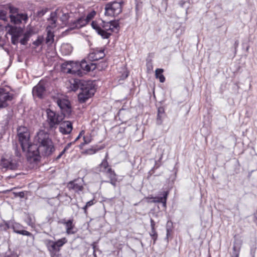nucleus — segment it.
Segmentation results:
<instances>
[{
	"label": "nucleus",
	"mask_w": 257,
	"mask_h": 257,
	"mask_svg": "<svg viewBox=\"0 0 257 257\" xmlns=\"http://www.w3.org/2000/svg\"><path fill=\"white\" fill-rule=\"evenodd\" d=\"M71 85L72 89L74 91L78 89L81 90L78 95V101L80 103L85 102L94 95L96 91L95 85L90 80L75 78Z\"/></svg>",
	"instance_id": "obj_1"
},
{
	"label": "nucleus",
	"mask_w": 257,
	"mask_h": 257,
	"mask_svg": "<svg viewBox=\"0 0 257 257\" xmlns=\"http://www.w3.org/2000/svg\"><path fill=\"white\" fill-rule=\"evenodd\" d=\"M37 137L41 155L44 157L51 156L55 151V148L49 133L40 130L37 133Z\"/></svg>",
	"instance_id": "obj_2"
},
{
	"label": "nucleus",
	"mask_w": 257,
	"mask_h": 257,
	"mask_svg": "<svg viewBox=\"0 0 257 257\" xmlns=\"http://www.w3.org/2000/svg\"><path fill=\"white\" fill-rule=\"evenodd\" d=\"M45 112L46 120L43 124V127L49 132L55 131L65 117L61 114L50 108H46Z\"/></svg>",
	"instance_id": "obj_3"
},
{
	"label": "nucleus",
	"mask_w": 257,
	"mask_h": 257,
	"mask_svg": "<svg viewBox=\"0 0 257 257\" xmlns=\"http://www.w3.org/2000/svg\"><path fill=\"white\" fill-rule=\"evenodd\" d=\"M123 4L124 2L122 0L107 3L105 5V15L113 17H117L122 12Z\"/></svg>",
	"instance_id": "obj_4"
},
{
	"label": "nucleus",
	"mask_w": 257,
	"mask_h": 257,
	"mask_svg": "<svg viewBox=\"0 0 257 257\" xmlns=\"http://www.w3.org/2000/svg\"><path fill=\"white\" fill-rule=\"evenodd\" d=\"M67 242L65 237L59 239L56 241H53L51 239H47L45 241V244L50 252L51 255H56L61 248Z\"/></svg>",
	"instance_id": "obj_5"
},
{
	"label": "nucleus",
	"mask_w": 257,
	"mask_h": 257,
	"mask_svg": "<svg viewBox=\"0 0 257 257\" xmlns=\"http://www.w3.org/2000/svg\"><path fill=\"white\" fill-rule=\"evenodd\" d=\"M19 141L23 152L26 151V147L30 143V133L27 127L21 126L17 128Z\"/></svg>",
	"instance_id": "obj_6"
},
{
	"label": "nucleus",
	"mask_w": 257,
	"mask_h": 257,
	"mask_svg": "<svg viewBox=\"0 0 257 257\" xmlns=\"http://www.w3.org/2000/svg\"><path fill=\"white\" fill-rule=\"evenodd\" d=\"M26 151H27V157L28 158L33 159L34 162L40 161L41 154L39 145L30 143L26 147Z\"/></svg>",
	"instance_id": "obj_7"
},
{
	"label": "nucleus",
	"mask_w": 257,
	"mask_h": 257,
	"mask_svg": "<svg viewBox=\"0 0 257 257\" xmlns=\"http://www.w3.org/2000/svg\"><path fill=\"white\" fill-rule=\"evenodd\" d=\"M57 104L61 110V114L64 117H69L72 113V109L71 102L67 99L58 98Z\"/></svg>",
	"instance_id": "obj_8"
},
{
	"label": "nucleus",
	"mask_w": 257,
	"mask_h": 257,
	"mask_svg": "<svg viewBox=\"0 0 257 257\" xmlns=\"http://www.w3.org/2000/svg\"><path fill=\"white\" fill-rule=\"evenodd\" d=\"M73 65H75V69L80 70L82 73V75H78L79 76H82L87 72H89L91 70L93 71L96 68L95 63L91 62L88 63L85 59L82 60L80 62H74Z\"/></svg>",
	"instance_id": "obj_9"
},
{
	"label": "nucleus",
	"mask_w": 257,
	"mask_h": 257,
	"mask_svg": "<svg viewBox=\"0 0 257 257\" xmlns=\"http://www.w3.org/2000/svg\"><path fill=\"white\" fill-rule=\"evenodd\" d=\"M14 94L3 87H0V109L6 108L9 106L8 102L13 99Z\"/></svg>",
	"instance_id": "obj_10"
},
{
	"label": "nucleus",
	"mask_w": 257,
	"mask_h": 257,
	"mask_svg": "<svg viewBox=\"0 0 257 257\" xmlns=\"http://www.w3.org/2000/svg\"><path fill=\"white\" fill-rule=\"evenodd\" d=\"M46 82L43 80H40L32 89V94L34 97H37L39 99L44 97L46 91Z\"/></svg>",
	"instance_id": "obj_11"
},
{
	"label": "nucleus",
	"mask_w": 257,
	"mask_h": 257,
	"mask_svg": "<svg viewBox=\"0 0 257 257\" xmlns=\"http://www.w3.org/2000/svg\"><path fill=\"white\" fill-rule=\"evenodd\" d=\"M11 227L10 228L13 229V231L17 234H21L23 235H26L29 236L32 238V239H34L35 237L34 235L27 230H25L24 229L26 227L23 226L20 223L16 222L15 220H12L11 222Z\"/></svg>",
	"instance_id": "obj_12"
},
{
	"label": "nucleus",
	"mask_w": 257,
	"mask_h": 257,
	"mask_svg": "<svg viewBox=\"0 0 257 257\" xmlns=\"http://www.w3.org/2000/svg\"><path fill=\"white\" fill-rule=\"evenodd\" d=\"M19 165L17 161L10 157L8 159L2 157L0 162V166L2 169L6 170H16L18 169Z\"/></svg>",
	"instance_id": "obj_13"
},
{
	"label": "nucleus",
	"mask_w": 257,
	"mask_h": 257,
	"mask_svg": "<svg viewBox=\"0 0 257 257\" xmlns=\"http://www.w3.org/2000/svg\"><path fill=\"white\" fill-rule=\"evenodd\" d=\"M73 61H66L61 65V71L64 73L72 74L76 75H82L80 70L75 69Z\"/></svg>",
	"instance_id": "obj_14"
},
{
	"label": "nucleus",
	"mask_w": 257,
	"mask_h": 257,
	"mask_svg": "<svg viewBox=\"0 0 257 257\" xmlns=\"http://www.w3.org/2000/svg\"><path fill=\"white\" fill-rule=\"evenodd\" d=\"M9 18L11 23L17 25H20L24 22L26 24L29 20V17L26 13H19L16 16L10 15Z\"/></svg>",
	"instance_id": "obj_15"
},
{
	"label": "nucleus",
	"mask_w": 257,
	"mask_h": 257,
	"mask_svg": "<svg viewBox=\"0 0 257 257\" xmlns=\"http://www.w3.org/2000/svg\"><path fill=\"white\" fill-rule=\"evenodd\" d=\"M105 56L104 49L96 48L93 49V52L89 54L88 59L91 61H95L103 58Z\"/></svg>",
	"instance_id": "obj_16"
},
{
	"label": "nucleus",
	"mask_w": 257,
	"mask_h": 257,
	"mask_svg": "<svg viewBox=\"0 0 257 257\" xmlns=\"http://www.w3.org/2000/svg\"><path fill=\"white\" fill-rule=\"evenodd\" d=\"M234 239L231 257H239L243 241L240 238H238L236 235L234 236Z\"/></svg>",
	"instance_id": "obj_17"
},
{
	"label": "nucleus",
	"mask_w": 257,
	"mask_h": 257,
	"mask_svg": "<svg viewBox=\"0 0 257 257\" xmlns=\"http://www.w3.org/2000/svg\"><path fill=\"white\" fill-rule=\"evenodd\" d=\"M82 181V180H80L79 179L71 181L68 183L67 187L69 190H73L75 192L78 193L83 189Z\"/></svg>",
	"instance_id": "obj_18"
},
{
	"label": "nucleus",
	"mask_w": 257,
	"mask_h": 257,
	"mask_svg": "<svg viewBox=\"0 0 257 257\" xmlns=\"http://www.w3.org/2000/svg\"><path fill=\"white\" fill-rule=\"evenodd\" d=\"M91 27L94 29L97 33L101 36L102 39H108L111 35V33L103 31V29L98 25L96 22L92 21L91 24Z\"/></svg>",
	"instance_id": "obj_19"
},
{
	"label": "nucleus",
	"mask_w": 257,
	"mask_h": 257,
	"mask_svg": "<svg viewBox=\"0 0 257 257\" xmlns=\"http://www.w3.org/2000/svg\"><path fill=\"white\" fill-rule=\"evenodd\" d=\"M73 130L72 122L70 121H64L59 127V132L63 135H68Z\"/></svg>",
	"instance_id": "obj_20"
},
{
	"label": "nucleus",
	"mask_w": 257,
	"mask_h": 257,
	"mask_svg": "<svg viewBox=\"0 0 257 257\" xmlns=\"http://www.w3.org/2000/svg\"><path fill=\"white\" fill-rule=\"evenodd\" d=\"M169 195L168 191H164L161 194V196L152 197L153 200L151 201L153 203H161L164 208H166L167 200Z\"/></svg>",
	"instance_id": "obj_21"
},
{
	"label": "nucleus",
	"mask_w": 257,
	"mask_h": 257,
	"mask_svg": "<svg viewBox=\"0 0 257 257\" xmlns=\"http://www.w3.org/2000/svg\"><path fill=\"white\" fill-rule=\"evenodd\" d=\"M108 155L106 154L105 158L102 161L101 163L97 167L93 168L94 171L96 173L102 172L107 173V170L108 168L109 164L107 162V158Z\"/></svg>",
	"instance_id": "obj_22"
},
{
	"label": "nucleus",
	"mask_w": 257,
	"mask_h": 257,
	"mask_svg": "<svg viewBox=\"0 0 257 257\" xmlns=\"http://www.w3.org/2000/svg\"><path fill=\"white\" fill-rule=\"evenodd\" d=\"M7 27L9 28L8 33L11 35L17 36L20 37L24 33V28L21 27L8 24Z\"/></svg>",
	"instance_id": "obj_23"
},
{
	"label": "nucleus",
	"mask_w": 257,
	"mask_h": 257,
	"mask_svg": "<svg viewBox=\"0 0 257 257\" xmlns=\"http://www.w3.org/2000/svg\"><path fill=\"white\" fill-rule=\"evenodd\" d=\"M173 223L171 220H168L166 225V237L165 239L168 242L170 239L173 238Z\"/></svg>",
	"instance_id": "obj_24"
},
{
	"label": "nucleus",
	"mask_w": 257,
	"mask_h": 257,
	"mask_svg": "<svg viewBox=\"0 0 257 257\" xmlns=\"http://www.w3.org/2000/svg\"><path fill=\"white\" fill-rule=\"evenodd\" d=\"M34 34V31L32 28L27 29L26 32L23 34V38L20 40V43L23 45H26L30 37Z\"/></svg>",
	"instance_id": "obj_25"
},
{
	"label": "nucleus",
	"mask_w": 257,
	"mask_h": 257,
	"mask_svg": "<svg viewBox=\"0 0 257 257\" xmlns=\"http://www.w3.org/2000/svg\"><path fill=\"white\" fill-rule=\"evenodd\" d=\"M166 115L164 108L163 106L159 107L158 108L156 119V123L158 125H161Z\"/></svg>",
	"instance_id": "obj_26"
},
{
	"label": "nucleus",
	"mask_w": 257,
	"mask_h": 257,
	"mask_svg": "<svg viewBox=\"0 0 257 257\" xmlns=\"http://www.w3.org/2000/svg\"><path fill=\"white\" fill-rule=\"evenodd\" d=\"M61 223L65 225L66 232L68 234H72L74 233L72 231V229L74 228L72 219H69L67 221L64 219L61 221Z\"/></svg>",
	"instance_id": "obj_27"
},
{
	"label": "nucleus",
	"mask_w": 257,
	"mask_h": 257,
	"mask_svg": "<svg viewBox=\"0 0 257 257\" xmlns=\"http://www.w3.org/2000/svg\"><path fill=\"white\" fill-rule=\"evenodd\" d=\"M62 53L64 55H69L73 51V47L68 44H63L61 47Z\"/></svg>",
	"instance_id": "obj_28"
},
{
	"label": "nucleus",
	"mask_w": 257,
	"mask_h": 257,
	"mask_svg": "<svg viewBox=\"0 0 257 257\" xmlns=\"http://www.w3.org/2000/svg\"><path fill=\"white\" fill-rule=\"evenodd\" d=\"M5 9L9 11L10 15H14L15 16L20 13V9L11 4L6 5Z\"/></svg>",
	"instance_id": "obj_29"
},
{
	"label": "nucleus",
	"mask_w": 257,
	"mask_h": 257,
	"mask_svg": "<svg viewBox=\"0 0 257 257\" xmlns=\"http://www.w3.org/2000/svg\"><path fill=\"white\" fill-rule=\"evenodd\" d=\"M102 149V147H98L97 146H92L91 148L86 149L82 152V154L89 155H93Z\"/></svg>",
	"instance_id": "obj_30"
},
{
	"label": "nucleus",
	"mask_w": 257,
	"mask_h": 257,
	"mask_svg": "<svg viewBox=\"0 0 257 257\" xmlns=\"http://www.w3.org/2000/svg\"><path fill=\"white\" fill-rule=\"evenodd\" d=\"M163 72L164 70L161 68H157L155 71L156 78L159 79L160 82L161 83H163L165 81V77L163 74Z\"/></svg>",
	"instance_id": "obj_31"
},
{
	"label": "nucleus",
	"mask_w": 257,
	"mask_h": 257,
	"mask_svg": "<svg viewBox=\"0 0 257 257\" xmlns=\"http://www.w3.org/2000/svg\"><path fill=\"white\" fill-rule=\"evenodd\" d=\"M11 220L9 221L3 220V222L0 223V231H7L11 227Z\"/></svg>",
	"instance_id": "obj_32"
},
{
	"label": "nucleus",
	"mask_w": 257,
	"mask_h": 257,
	"mask_svg": "<svg viewBox=\"0 0 257 257\" xmlns=\"http://www.w3.org/2000/svg\"><path fill=\"white\" fill-rule=\"evenodd\" d=\"M110 21L105 22L104 21H102L101 23L100 24V26L103 29V31L108 32V31L111 30V26L110 25Z\"/></svg>",
	"instance_id": "obj_33"
},
{
	"label": "nucleus",
	"mask_w": 257,
	"mask_h": 257,
	"mask_svg": "<svg viewBox=\"0 0 257 257\" xmlns=\"http://www.w3.org/2000/svg\"><path fill=\"white\" fill-rule=\"evenodd\" d=\"M96 202V201L94 199H93L88 201L87 202H86L85 205L82 207V209L83 210L84 213L85 215H87V214H88V212H87L88 208L92 206L93 205H94Z\"/></svg>",
	"instance_id": "obj_34"
},
{
	"label": "nucleus",
	"mask_w": 257,
	"mask_h": 257,
	"mask_svg": "<svg viewBox=\"0 0 257 257\" xmlns=\"http://www.w3.org/2000/svg\"><path fill=\"white\" fill-rule=\"evenodd\" d=\"M119 19L110 21V25L111 27V30H110V31L111 32H113L114 29H118L119 28Z\"/></svg>",
	"instance_id": "obj_35"
},
{
	"label": "nucleus",
	"mask_w": 257,
	"mask_h": 257,
	"mask_svg": "<svg viewBox=\"0 0 257 257\" xmlns=\"http://www.w3.org/2000/svg\"><path fill=\"white\" fill-rule=\"evenodd\" d=\"M75 22L78 29H80L87 25L86 22L83 17H79L75 20Z\"/></svg>",
	"instance_id": "obj_36"
},
{
	"label": "nucleus",
	"mask_w": 257,
	"mask_h": 257,
	"mask_svg": "<svg viewBox=\"0 0 257 257\" xmlns=\"http://www.w3.org/2000/svg\"><path fill=\"white\" fill-rule=\"evenodd\" d=\"M108 175V178L109 180H111V179H116L117 175L115 173L114 171L112 170L111 168H109L107 170V173H106Z\"/></svg>",
	"instance_id": "obj_37"
},
{
	"label": "nucleus",
	"mask_w": 257,
	"mask_h": 257,
	"mask_svg": "<svg viewBox=\"0 0 257 257\" xmlns=\"http://www.w3.org/2000/svg\"><path fill=\"white\" fill-rule=\"evenodd\" d=\"M179 5L181 7L185 8L187 12L190 6V3L188 0H180Z\"/></svg>",
	"instance_id": "obj_38"
},
{
	"label": "nucleus",
	"mask_w": 257,
	"mask_h": 257,
	"mask_svg": "<svg viewBox=\"0 0 257 257\" xmlns=\"http://www.w3.org/2000/svg\"><path fill=\"white\" fill-rule=\"evenodd\" d=\"M95 15L96 12L95 11H92L91 12L87 14V15L86 17V18L84 19L87 24L94 17Z\"/></svg>",
	"instance_id": "obj_39"
},
{
	"label": "nucleus",
	"mask_w": 257,
	"mask_h": 257,
	"mask_svg": "<svg viewBox=\"0 0 257 257\" xmlns=\"http://www.w3.org/2000/svg\"><path fill=\"white\" fill-rule=\"evenodd\" d=\"M95 242H93L91 244V246L92 247V248L93 249V255L94 257H99L97 256L96 252L98 251L99 254H100L101 253V251L97 247L96 245H95Z\"/></svg>",
	"instance_id": "obj_40"
},
{
	"label": "nucleus",
	"mask_w": 257,
	"mask_h": 257,
	"mask_svg": "<svg viewBox=\"0 0 257 257\" xmlns=\"http://www.w3.org/2000/svg\"><path fill=\"white\" fill-rule=\"evenodd\" d=\"M54 34L50 30L47 32V36L46 39V42L48 43L50 42L51 41H54Z\"/></svg>",
	"instance_id": "obj_41"
},
{
	"label": "nucleus",
	"mask_w": 257,
	"mask_h": 257,
	"mask_svg": "<svg viewBox=\"0 0 257 257\" xmlns=\"http://www.w3.org/2000/svg\"><path fill=\"white\" fill-rule=\"evenodd\" d=\"M150 235L152 239L153 240V243L155 244L158 238V233L155 229L152 230L150 232Z\"/></svg>",
	"instance_id": "obj_42"
},
{
	"label": "nucleus",
	"mask_w": 257,
	"mask_h": 257,
	"mask_svg": "<svg viewBox=\"0 0 257 257\" xmlns=\"http://www.w3.org/2000/svg\"><path fill=\"white\" fill-rule=\"evenodd\" d=\"M49 20L52 21L51 24L52 25H55L57 22V14L56 12L51 13Z\"/></svg>",
	"instance_id": "obj_43"
},
{
	"label": "nucleus",
	"mask_w": 257,
	"mask_h": 257,
	"mask_svg": "<svg viewBox=\"0 0 257 257\" xmlns=\"http://www.w3.org/2000/svg\"><path fill=\"white\" fill-rule=\"evenodd\" d=\"M141 9H142V3H137L136 4V6H135V11H136V13L137 19H138V17L141 15V14L140 13V11L141 10Z\"/></svg>",
	"instance_id": "obj_44"
},
{
	"label": "nucleus",
	"mask_w": 257,
	"mask_h": 257,
	"mask_svg": "<svg viewBox=\"0 0 257 257\" xmlns=\"http://www.w3.org/2000/svg\"><path fill=\"white\" fill-rule=\"evenodd\" d=\"M43 41V37L39 36L37 37V39H36V40H35V41H34L33 42V44L34 45H35L36 47H38L39 46L41 45V44L42 43Z\"/></svg>",
	"instance_id": "obj_45"
},
{
	"label": "nucleus",
	"mask_w": 257,
	"mask_h": 257,
	"mask_svg": "<svg viewBox=\"0 0 257 257\" xmlns=\"http://www.w3.org/2000/svg\"><path fill=\"white\" fill-rule=\"evenodd\" d=\"M7 12L4 10H0V20H3L4 21H7Z\"/></svg>",
	"instance_id": "obj_46"
},
{
	"label": "nucleus",
	"mask_w": 257,
	"mask_h": 257,
	"mask_svg": "<svg viewBox=\"0 0 257 257\" xmlns=\"http://www.w3.org/2000/svg\"><path fill=\"white\" fill-rule=\"evenodd\" d=\"M68 26L69 27V30H72L74 29H78V26L76 25L75 21L70 22Z\"/></svg>",
	"instance_id": "obj_47"
},
{
	"label": "nucleus",
	"mask_w": 257,
	"mask_h": 257,
	"mask_svg": "<svg viewBox=\"0 0 257 257\" xmlns=\"http://www.w3.org/2000/svg\"><path fill=\"white\" fill-rule=\"evenodd\" d=\"M47 8L43 9L40 11H38L36 13V16L39 18L42 17L48 11Z\"/></svg>",
	"instance_id": "obj_48"
},
{
	"label": "nucleus",
	"mask_w": 257,
	"mask_h": 257,
	"mask_svg": "<svg viewBox=\"0 0 257 257\" xmlns=\"http://www.w3.org/2000/svg\"><path fill=\"white\" fill-rule=\"evenodd\" d=\"M20 37L17 36L11 35V42L14 45H17L19 43Z\"/></svg>",
	"instance_id": "obj_49"
},
{
	"label": "nucleus",
	"mask_w": 257,
	"mask_h": 257,
	"mask_svg": "<svg viewBox=\"0 0 257 257\" xmlns=\"http://www.w3.org/2000/svg\"><path fill=\"white\" fill-rule=\"evenodd\" d=\"M69 15L68 13H63L60 18L61 21L63 23H66L69 19Z\"/></svg>",
	"instance_id": "obj_50"
},
{
	"label": "nucleus",
	"mask_w": 257,
	"mask_h": 257,
	"mask_svg": "<svg viewBox=\"0 0 257 257\" xmlns=\"http://www.w3.org/2000/svg\"><path fill=\"white\" fill-rule=\"evenodd\" d=\"M256 250V246L255 244H253L250 246V254L251 257H255Z\"/></svg>",
	"instance_id": "obj_51"
},
{
	"label": "nucleus",
	"mask_w": 257,
	"mask_h": 257,
	"mask_svg": "<svg viewBox=\"0 0 257 257\" xmlns=\"http://www.w3.org/2000/svg\"><path fill=\"white\" fill-rule=\"evenodd\" d=\"M14 150H15V156L16 157H18V158H20V157L21 156V153L20 150H19L17 145H16L14 147Z\"/></svg>",
	"instance_id": "obj_52"
},
{
	"label": "nucleus",
	"mask_w": 257,
	"mask_h": 257,
	"mask_svg": "<svg viewBox=\"0 0 257 257\" xmlns=\"http://www.w3.org/2000/svg\"><path fill=\"white\" fill-rule=\"evenodd\" d=\"M83 143L85 145L88 144L91 141V139L89 136H83Z\"/></svg>",
	"instance_id": "obj_53"
},
{
	"label": "nucleus",
	"mask_w": 257,
	"mask_h": 257,
	"mask_svg": "<svg viewBox=\"0 0 257 257\" xmlns=\"http://www.w3.org/2000/svg\"><path fill=\"white\" fill-rule=\"evenodd\" d=\"M15 197H19L21 198H23L25 196V193L24 192H19L14 193Z\"/></svg>",
	"instance_id": "obj_54"
},
{
	"label": "nucleus",
	"mask_w": 257,
	"mask_h": 257,
	"mask_svg": "<svg viewBox=\"0 0 257 257\" xmlns=\"http://www.w3.org/2000/svg\"><path fill=\"white\" fill-rule=\"evenodd\" d=\"M117 181V179H111V180H109L108 181H105V182H108L110 183L114 187L116 186V182Z\"/></svg>",
	"instance_id": "obj_55"
},
{
	"label": "nucleus",
	"mask_w": 257,
	"mask_h": 257,
	"mask_svg": "<svg viewBox=\"0 0 257 257\" xmlns=\"http://www.w3.org/2000/svg\"><path fill=\"white\" fill-rule=\"evenodd\" d=\"M74 144V142H72L70 143H69L66 145V146L64 147L63 150L65 152H66L72 146V145Z\"/></svg>",
	"instance_id": "obj_56"
},
{
	"label": "nucleus",
	"mask_w": 257,
	"mask_h": 257,
	"mask_svg": "<svg viewBox=\"0 0 257 257\" xmlns=\"http://www.w3.org/2000/svg\"><path fill=\"white\" fill-rule=\"evenodd\" d=\"M84 133H85L84 131H83H83H81L80 132V133H79V135L77 136V138L75 139V140L73 141V142H74V143H75L76 141H78V140L80 138V137H81V136H82V135H83L84 134Z\"/></svg>",
	"instance_id": "obj_57"
},
{
	"label": "nucleus",
	"mask_w": 257,
	"mask_h": 257,
	"mask_svg": "<svg viewBox=\"0 0 257 257\" xmlns=\"http://www.w3.org/2000/svg\"><path fill=\"white\" fill-rule=\"evenodd\" d=\"M150 223H151V229L152 230L155 229V226L156 223L152 218H151Z\"/></svg>",
	"instance_id": "obj_58"
},
{
	"label": "nucleus",
	"mask_w": 257,
	"mask_h": 257,
	"mask_svg": "<svg viewBox=\"0 0 257 257\" xmlns=\"http://www.w3.org/2000/svg\"><path fill=\"white\" fill-rule=\"evenodd\" d=\"M65 151H64L63 150V151L59 154L58 156H57V157L55 158V160L56 161H57L59 159H60L61 158V157L63 156V154H64L65 153Z\"/></svg>",
	"instance_id": "obj_59"
},
{
	"label": "nucleus",
	"mask_w": 257,
	"mask_h": 257,
	"mask_svg": "<svg viewBox=\"0 0 257 257\" xmlns=\"http://www.w3.org/2000/svg\"><path fill=\"white\" fill-rule=\"evenodd\" d=\"M27 223L29 226L32 225V218L31 216H29L27 218Z\"/></svg>",
	"instance_id": "obj_60"
},
{
	"label": "nucleus",
	"mask_w": 257,
	"mask_h": 257,
	"mask_svg": "<svg viewBox=\"0 0 257 257\" xmlns=\"http://www.w3.org/2000/svg\"><path fill=\"white\" fill-rule=\"evenodd\" d=\"M46 220H47V222H49L50 224H51L53 221V219L50 215L46 217Z\"/></svg>",
	"instance_id": "obj_61"
},
{
	"label": "nucleus",
	"mask_w": 257,
	"mask_h": 257,
	"mask_svg": "<svg viewBox=\"0 0 257 257\" xmlns=\"http://www.w3.org/2000/svg\"><path fill=\"white\" fill-rule=\"evenodd\" d=\"M238 45H239V41L238 40H236L234 44V46L235 51H236L237 47L238 46Z\"/></svg>",
	"instance_id": "obj_62"
},
{
	"label": "nucleus",
	"mask_w": 257,
	"mask_h": 257,
	"mask_svg": "<svg viewBox=\"0 0 257 257\" xmlns=\"http://www.w3.org/2000/svg\"><path fill=\"white\" fill-rule=\"evenodd\" d=\"M101 63H102V67H101V69H103L104 68H105L107 67V64H106V63L105 62H101Z\"/></svg>",
	"instance_id": "obj_63"
},
{
	"label": "nucleus",
	"mask_w": 257,
	"mask_h": 257,
	"mask_svg": "<svg viewBox=\"0 0 257 257\" xmlns=\"http://www.w3.org/2000/svg\"><path fill=\"white\" fill-rule=\"evenodd\" d=\"M84 145H85L83 143V142L81 143L79 145V148H80V149H82L83 148V146H84Z\"/></svg>",
	"instance_id": "obj_64"
}]
</instances>
